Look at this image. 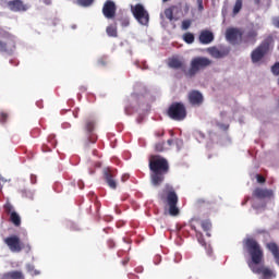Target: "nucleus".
I'll return each instance as SVG.
<instances>
[{
	"label": "nucleus",
	"mask_w": 279,
	"mask_h": 279,
	"mask_svg": "<svg viewBox=\"0 0 279 279\" xmlns=\"http://www.w3.org/2000/svg\"><path fill=\"white\" fill-rule=\"evenodd\" d=\"M253 197H256L257 199H269L274 197V191L263 187H256L253 191Z\"/></svg>",
	"instance_id": "4468645a"
},
{
	"label": "nucleus",
	"mask_w": 279,
	"mask_h": 279,
	"mask_svg": "<svg viewBox=\"0 0 279 279\" xmlns=\"http://www.w3.org/2000/svg\"><path fill=\"white\" fill-rule=\"evenodd\" d=\"M98 64H100L101 66H106V64H108V61L104 60V58L98 60Z\"/></svg>",
	"instance_id": "ea45409f"
},
{
	"label": "nucleus",
	"mask_w": 279,
	"mask_h": 279,
	"mask_svg": "<svg viewBox=\"0 0 279 279\" xmlns=\"http://www.w3.org/2000/svg\"><path fill=\"white\" fill-rule=\"evenodd\" d=\"M175 10V5H172L168 9L165 10L163 14L166 16V19H168V21H173V12Z\"/></svg>",
	"instance_id": "a878e982"
},
{
	"label": "nucleus",
	"mask_w": 279,
	"mask_h": 279,
	"mask_svg": "<svg viewBox=\"0 0 279 279\" xmlns=\"http://www.w3.org/2000/svg\"><path fill=\"white\" fill-rule=\"evenodd\" d=\"M44 3H45L46 5H51L52 0H44Z\"/></svg>",
	"instance_id": "a18cd8bd"
},
{
	"label": "nucleus",
	"mask_w": 279,
	"mask_h": 279,
	"mask_svg": "<svg viewBox=\"0 0 279 279\" xmlns=\"http://www.w3.org/2000/svg\"><path fill=\"white\" fill-rule=\"evenodd\" d=\"M168 117L173 121H184L186 117V107L182 102H173L168 108Z\"/></svg>",
	"instance_id": "6e6552de"
},
{
	"label": "nucleus",
	"mask_w": 279,
	"mask_h": 279,
	"mask_svg": "<svg viewBox=\"0 0 279 279\" xmlns=\"http://www.w3.org/2000/svg\"><path fill=\"white\" fill-rule=\"evenodd\" d=\"M31 180H32V183H33V184H36V175H32V177H31Z\"/></svg>",
	"instance_id": "de8ad7c7"
},
{
	"label": "nucleus",
	"mask_w": 279,
	"mask_h": 279,
	"mask_svg": "<svg viewBox=\"0 0 279 279\" xmlns=\"http://www.w3.org/2000/svg\"><path fill=\"white\" fill-rule=\"evenodd\" d=\"M155 151H165V142H159L157 144H155Z\"/></svg>",
	"instance_id": "72a5a7b5"
},
{
	"label": "nucleus",
	"mask_w": 279,
	"mask_h": 279,
	"mask_svg": "<svg viewBox=\"0 0 279 279\" xmlns=\"http://www.w3.org/2000/svg\"><path fill=\"white\" fill-rule=\"evenodd\" d=\"M198 40H199L201 45H210V43H213V40H215V34L213 32H210L209 29H203V31H201Z\"/></svg>",
	"instance_id": "dca6fc26"
},
{
	"label": "nucleus",
	"mask_w": 279,
	"mask_h": 279,
	"mask_svg": "<svg viewBox=\"0 0 279 279\" xmlns=\"http://www.w3.org/2000/svg\"><path fill=\"white\" fill-rule=\"evenodd\" d=\"M117 21H119L121 27H130V17L128 15H121Z\"/></svg>",
	"instance_id": "b1692460"
},
{
	"label": "nucleus",
	"mask_w": 279,
	"mask_h": 279,
	"mask_svg": "<svg viewBox=\"0 0 279 279\" xmlns=\"http://www.w3.org/2000/svg\"><path fill=\"white\" fill-rule=\"evenodd\" d=\"M189 102L191 106H202L204 104V95L199 90H191L187 95Z\"/></svg>",
	"instance_id": "ddd939ff"
},
{
	"label": "nucleus",
	"mask_w": 279,
	"mask_h": 279,
	"mask_svg": "<svg viewBox=\"0 0 279 279\" xmlns=\"http://www.w3.org/2000/svg\"><path fill=\"white\" fill-rule=\"evenodd\" d=\"M196 206H199V207H202V206H210V202H208V201H206L204 198H198L196 201Z\"/></svg>",
	"instance_id": "473e14b6"
},
{
	"label": "nucleus",
	"mask_w": 279,
	"mask_h": 279,
	"mask_svg": "<svg viewBox=\"0 0 279 279\" xmlns=\"http://www.w3.org/2000/svg\"><path fill=\"white\" fill-rule=\"evenodd\" d=\"M128 180H130V175L123 174L122 175V182H128Z\"/></svg>",
	"instance_id": "79ce46f5"
},
{
	"label": "nucleus",
	"mask_w": 279,
	"mask_h": 279,
	"mask_svg": "<svg viewBox=\"0 0 279 279\" xmlns=\"http://www.w3.org/2000/svg\"><path fill=\"white\" fill-rule=\"evenodd\" d=\"M4 275H7L10 279H25V276L23 275V272L19 270H13Z\"/></svg>",
	"instance_id": "412c9836"
},
{
	"label": "nucleus",
	"mask_w": 279,
	"mask_h": 279,
	"mask_svg": "<svg viewBox=\"0 0 279 279\" xmlns=\"http://www.w3.org/2000/svg\"><path fill=\"white\" fill-rule=\"evenodd\" d=\"M85 130L88 134L95 130V120L94 119H87L85 121Z\"/></svg>",
	"instance_id": "5701e85b"
},
{
	"label": "nucleus",
	"mask_w": 279,
	"mask_h": 279,
	"mask_svg": "<svg viewBox=\"0 0 279 279\" xmlns=\"http://www.w3.org/2000/svg\"><path fill=\"white\" fill-rule=\"evenodd\" d=\"M271 43H274V37L268 36L256 49L251 52V60L253 64H258L265 56L269 52V47H271Z\"/></svg>",
	"instance_id": "39448f33"
},
{
	"label": "nucleus",
	"mask_w": 279,
	"mask_h": 279,
	"mask_svg": "<svg viewBox=\"0 0 279 279\" xmlns=\"http://www.w3.org/2000/svg\"><path fill=\"white\" fill-rule=\"evenodd\" d=\"M243 9V0H236L233 7V16H236L239 12Z\"/></svg>",
	"instance_id": "bb28decb"
},
{
	"label": "nucleus",
	"mask_w": 279,
	"mask_h": 279,
	"mask_svg": "<svg viewBox=\"0 0 279 279\" xmlns=\"http://www.w3.org/2000/svg\"><path fill=\"white\" fill-rule=\"evenodd\" d=\"M207 52L209 53V56H211V58L221 59V58H226V56L230 53V50L228 49L220 50L217 47H209L207 48Z\"/></svg>",
	"instance_id": "f3484780"
},
{
	"label": "nucleus",
	"mask_w": 279,
	"mask_h": 279,
	"mask_svg": "<svg viewBox=\"0 0 279 279\" xmlns=\"http://www.w3.org/2000/svg\"><path fill=\"white\" fill-rule=\"evenodd\" d=\"M256 178H257V182L259 184H265V182H266L265 177L257 174Z\"/></svg>",
	"instance_id": "e433bc0d"
},
{
	"label": "nucleus",
	"mask_w": 279,
	"mask_h": 279,
	"mask_svg": "<svg viewBox=\"0 0 279 279\" xmlns=\"http://www.w3.org/2000/svg\"><path fill=\"white\" fill-rule=\"evenodd\" d=\"M201 226H202V228H203V230H204L205 232H208V230H210V228H213V225H211L210 221H208V220L203 221V222L201 223Z\"/></svg>",
	"instance_id": "7c9ffc66"
},
{
	"label": "nucleus",
	"mask_w": 279,
	"mask_h": 279,
	"mask_svg": "<svg viewBox=\"0 0 279 279\" xmlns=\"http://www.w3.org/2000/svg\"><path fill=\"white\" fill-rule=\"evenodd\" d=\"M258 36V32L255 29H251L247 32L245 36L242 37L243 43L251 44V45H256V37Z\"/></svg>",
	"instance_id": "a211bd4d"
},
{
	"label": "nucleus",
	"mask_w": 279,
	"mask_h": 279,
	"mask_svg": "<svg viewBox=\"0 0 279 279\" xmlns=\"http://www.w3.org/2000/svg\"><path fill=\"white\" fill-rule=\"evenodd\" d=\"M244 250H246L247 254L251 256L252 264H248L250 269L253 274H262L264 278H274V271L265 266L256 267L254 265H260L263 263V258H265V254L263 253V247L256 239L246 238L243 241Z\"/></svg>",
	"instance_id": "f257e3e1"
},
{
	"label": "nucleus",
	"mask_w": 279,
	"mask_h": 279,
	"mask_svg": "<svg viewBox=\"0 0 279 279\" xmlns=\"http://www.w3.org/2000/svg\"><path fill=\"white\" fill-rule=\"evenodd\" d=\"M168 66L170 69H181L183 71L184 75H186V65L184 64V61L180 60L178 57H172L168 60Z\"/></svg>",
	"instance_id": "2eb2a0df"
},
{
	"label": "nucleus",
	"mask_w": 279,
	"mask_h": 279,
	"mask_svg": "<svg viewBox=\"0 0 279 279\" xmlns=\"http://www.w3.org/2000/svg\"><path fill=\"white\" fill-rule=\"evenodd\" d=\"M26 270L28 271V274L31 276H38L40 274V271L36 270V268L34 267V265L32 264H27L26 265Z\"/></svg>",
	"instance_id": "c85d7f7f"
},
{
	"label": "nucleus",
	"mask_w": 279,
	"mask_h": 279,
	"mask_svg": "<svg viewBox=\"0 0 279 279\" xmlns=\"http://www.w3.org/2000/svg\"><path fill=\"white\" fill-rule=\"evenodd\" d=\"M272 25L279 29V17L272 19Z\"/></svg>",
	"instance_id": "58836bf2"
},
{
	"label": "nucleus",
	"mask_w": 279,
	"mask_h": 279,
	"mask_svg": "<svg viewBox=\"0 0 279 279\" xmlns=\"http://www.w3.org/2000/svg\"><path fill=\"white\" fill-rule=\"evenodd\" d=\"M10 221L11 223H13V226H16L19 228V226H21V216H19L16 211H12L10 216Z\"/></svg>",
	"instance_id": "4be33fe9"
},
{
	"label": "nucleus",
	"mask_w": 279,
	"mask_h": 279,
	"mask_svg": "<svg viewBox=\"0 0 279 279\" xmlns=\"http://www.w3.org/2000/svg\"><path fill=\"white\" fill-rule=\"evenodd\" d=\"M213 61L206 57H196L192 59L190 69L185 71V77H195L199 71L210 66Z\"/></svg>",
	"instance_id": "20e7f679"
},
{
	"label": "nucleus",
	"mask_w": 279,
	"mask_h": 279,
	"mask_svg": "<svg viewBox=\"0 0 279 279\" xmlns=\"http://www.w3.org/2000/svg\"><path fill=\"white\" fill-rule=\"evenodd\" d=\"M77 5H81L82 8H88L95 3V0H76Z\"/></svg>",
	"instance_id": "cd10ccee"
},
{
	"label": "nucleus",
	"mask_w": 279,
	"mask_h": 279,
	"mask_svg": "<svg viewBox=\"0 0 279 279\" xmlns=\"http://www.w3.org/2000/svg\"><path fill=\"white\" fill-rule=\"evenodd\" d=\"M107 245L108 247H110V250H112V247H114L116 244H114V241L108 240Z\"/></svg>",
	"instance_id": "a19ab883"
},
{
	"label": "nucleus",
	"mask_w": 279,
	"mask_h": 279,
	"mask_svg": "<svg viewBox=\"0 0 279 279\" xmlns=\"http://www.w3.org/2000/svg\"><path fill=\"white\" fill-rule=\"evenodd\" d=\"M0 39V51L1 53H11V51H14L16 49V39L14 38V35L4 32L1 34Z\"/></svg>",
	"instance_id": "0eeeda50"
},
{
	"label": "nucleus",
	"mask_w": 279,
	"mask_h": 279,
	"mask_svg": "<svg viewBox=\"0 0 279 279\" xmlns=\"http://www.w3.org/2000/svg\"><path fill=\"white\" fill-rule=\"evenodd\" d=\"M148 167L153 185L160 186L165 182V177L169 173V161L162 156L150 155Z\"/></svg>",
	"instance_id": "f03ea898"
},
{
	"label": "nucleus",
	"mask_w": 279,
	"mask_h": 279,
	"mask_svg": "<svg viewBox=\"0 0 279 279\" xmlns=\"http://www.w3.org/2000/svg\"><path fill=\"white\" fill-rule=\"evenodd\" d=\"M131 12L140 25H149V12L145 10L143 4L137 3L135 5H131Z\"/></svg>",
	"instance_id": "423d86ee"
},
{
	"label": "nucleus",
	"mask_w": 279,
	"mask_h": 279,
	"mask_svg": "<svg viewBox=\"0 0 279 279\" xmlns=\"http://www.w3.org/2000/svg\"><path fill=\"white\" fill-rule=\"evenodd\" d=\"M192 23L193 22L191 20H184L182 22L181 29H183V31L189 29L191 27Z\"/></svg>",
	"instance_id": "2f4dec72"
},
{
	"label": "nucleus",
	"mask_w": 279,
	"mask_h": 279,
	"mask_svg": "<svg viewBox=\"0 0 279 279\" xmlns=\"http://www.w3.org/2000/svg\"><path fill=\"white\" fill-rule=\"evenodd\" d=\"M198 11L202 12L204 10V0H197Z\"/></svg>",
	"instance_id": "4c0bfd02"
},
{
	"label": "nucleus",
	"mask_w": 279,
	"mask_h": 279,
	"mask_svg": "<svg viewBox=\"0 0 279 279\" xmlns=\"http://www.w3.org/2000/svg\"><path fill=\"white\" fill-rule=\"evenodd\" d=\"M80 90H81V93H86L87 88H86V86H81Z\"/></svg>",
	"instance_id": "49530a36"
},
{
	"label": "nucleus",
	"mask_w": 279,
	"mask_h": 279,
	"mask_svg": "<svg viewBox=\"0 0 279 279\" xmlns=\"http://www.w3.org/2000/svg\"><path fill=\"white\" fill-rule=\"evenodd\" d=\"M226 38L229 43H236V40L242 39L243 38V31H241L240 28H228L226 31Z\"/></svg>",
	"instance_id": "f8f14e48"
},
{
	"label": "nucleus",
	"mask_w": 279,
	"mask_h": 279,
	"mask_svg": "<svg viewBox=\"0 0 279 279\" xmlns=\"http://www.w3.org/2000/svg\"><path fill=\"white\" fill-rule=\"evenodd\" d=\"M105 182L108 184L110 189H117V180H114V174L110 170H106L104 172Z\"/></svg>",
	"instance_id": "6ab92c4d"
},
{
	"label": "nucleus",
	"mask_w": 279,
	"mask_h": 279,
	"mask_svg": "<svg viewBox=\"0 0 279 279\" xmlns=\"http://www.w3.org/2000/svg\"><path fill=\"white\" fill-rule=\"evenodd\" d=\"M130 263L129 257H126L125 259L122 260V265H128Z\"/></svg>",
	"instance_id": "c03bdc74"
},
{
	"label": "nucleus",
	"mask_w": 279,
	"mask_h": 279,
	"mask_svg": "<svg viewBox=\"0 0 279 279\" xmlns=\"http://www.w3.org/2000/svg\"><path fill=\"white\" fill-rule=\"evenodd\" d=\"M10 114L5 111H0V123H7Z\"/></svg>",
	"instance_id": "c756f323"
},
{
	"label": "nucleus",
	"mask_w": 279,
	"mask_h": 279,
	"mask_svg": "<svg viewBox=\"0 0 279 279\" xmlns=\"http://www.w3.org/2000/svg\"><path fill=\"white\" fill-rule=\"evenodd\" d=\"M0 279H10L5 274Z\"/></svg>",
	"instance_id": "3c124183"
},
{
	"label": "nucleus",
	"mask_w": 279,
	"mask_h": 279,
	"mask_svg": "<svg viewBox=\"0 0 279 279\" xmlns=\"http://www.w3.org/2000/svg\"><path fill=\"white\" fill-rule=\"evenodd\" d=\"M183 40L187 45H193L195 43V35H193V33H185L183 35Z\"/></svg>",
	"instance_id": "393cba45"
},
{
	"label": "nucleus",
	"mask_w": 279,
	"mask_h": 279,
	"mask_svg": "<svg viewBox=\"0 0 279 279\" xmlns=\"http://www.w3.org/2000/svg\"><path fill=\"white\" fill-rule=\"evenodd\" d=\"M13 208H14V207H12V205H10V204L4 205V210H5V213H8V214H11V215H12Z\"/></svg>",
	"instance_id": "c9c22d12"
},
{
	"label": "nucleus",
	"mask_w": 279,
	"mask_h": 279,
	"mask_svg": "<svg viewBox=\"0 0 279 279\" xmlns=\"http://www.w3.org/2000/svg\"><path fill=\"white\" fill-rule=\"evenodd\" d=\"M271 73L275 76L279 75V62H276L272 66H271Z\"/></svg>",
	"instance_id": "f704fd0d"
},
{
	"label": "nucleus",
	"mask_w": 279,
	"mask_h": 279,
	"mask_svg": "<svg viewBox=\"0 0 279 279\" xmlns=\"http://www.w3.org/2000/svg\"><path fill=\"white\" fill-rule=\"evenodd\" d=\"M158 198L169 206V215L171 217H178L180 215V208H178V193L171 184H166L163 189L158 193Z\"/></svg>",
	"instance_id": "7ed1b4c3"
},
{
	"label": "nucleus",
	"mask_w": 279,
	"mask_h": 279,
	"mask_svg": "<svg viewBox=\"0 0 279 279\" xmlns=\"http://www.w3.org/2000/svg\"><path fill=\"white\" fill-rule=\"evenodd\" d=\"M163 134H165V132H161V133L157 132L156 136H162Z\"/></svg>",
	"instance_id": "8fccbe9b"
},
{
	"label": "nucleus",
	"mask_w": 279,
	"mask_h": 279,
	"mask_svg": "<svg viewBox=\"0 0 279 279\" xmlns=\"http://www.w3.org/2000/svg\"><path fill=\"white\" fill-rule=\"evenodd\" d=\"M167 143H168V145L171 146V145H173V140H168Z\"/></svg>",
	"instance_id": "09e8293b"
},
{
	"label": "nucleus",
	"mask_w": 279,
	"mask_h": 279,
	"mask_svg": "<svg viewBox=\"0 0 279 279\" xmlns=\"http://www.w3.org/2000/svg\"><path fill=\"white\" fill-rule=\"evenodd\" d=\"M167 1H169V0H162L163 3H167Z\"/></svg>",
	"instance_id": "603ef678"
},
{
	"label": "nucleus",
	"mask_w": 279,
	"mask_h": 279,
	"mask_svg": "<svg viewBox=\"0 0 279 279\" xmlns=\"http://www.w3.org/2000/svg\"><path fill=\"white\" fill-rule=\"evenodd\" d=\"M102 14L105 19L113 21L117 16V4L112 0H107L102 5Z\"/></svg>",
	"instance_id": "1a4fd4ad"
},
{
	"label": "nucleus",
	"mask_w": 279,
	"mask_h": 279,
	"mask_svg": "<svg viewBox=\"0 0 279 279\" xmlns=\"http://www.w3.org/2000/svg\"><path fill=\"white\" fill-rule=\"evenodd\" d=\"M5 245L12 252L19 253L23 251V244L21 243V238L19 235H11L4 240Z\"/></svg>",
	"instance_id": "9d476101"
},
{
	"label": "nucleus",
	"mask_w": 279,
	"mask_h": 279,
	"mask_svg": "<svg viewBox=\"0 0 279 279\" xmlns=\"http://www.w3.org/2000/svg\"><path fill=\"white\" fill-rule=\"evenodd\" d=\"M106 34H107V36H109V38H118L119 33L117 31V22L107 26Z\"/></svg>",
	"instance_id": "aec40b11"
},
{
	"label": "nucleus",
	"mask_w": 279,
	"mask_h": 279,
	"mask_svg": "<svg viewBox=\"0 0 279 279\" xmlns=\"http://www.w3.org/2000/svg\"><path fill=\"white\" fill-rule=\"evenodd\" d=\"M89 143H97V137L96 136L89 137Z\"/></svg>",
	"instance_id": "37998d69"
},
{
	"label": "nucleus",
	"mask_w": 279,
	"mask_h": 279,
	"mask_svg": "<svg viewBox=\"0 0 279 279\" xmlns=\"http://www.w3.org/2000/svg\"><path fill=\"white\" fill-rule=\"evenodd\" d=\"M7 8L11 12H27L29 7L23 0H10L7 2Z\"/></svg>",
	"instance_id": "9b49d317"
}]
</instances>
